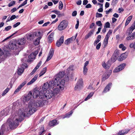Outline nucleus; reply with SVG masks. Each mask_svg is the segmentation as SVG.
Listing matches in <instances>:
<instances>
[{
  "instance_id": "1",
  "label": "nucleus",
  "mask_w": 135,
  "mask_h": 135,
  "mask_svg": "<svg viewBox=\"0 0 135 135\" xmlns=\"http://www.w3.org/2000/svg\"><path fill=\"white\" fill-rule=\"evenodd\" d=\"M19 120L17 118L16 116H15L14 118L12 117H10L7 120V123L4 124L1 126L0 130H2L4 132L7 129H8L7 124L11 129H15L18 125Z\"/></svg>"
},
{
  "instance_id": "2",
  "label": "nucleus",
  "mask_w": 135,
  "mask_h": 135,
  "mask_svg": "<svg viewBox=\"0 0 135 135\" xmlns=\"http://www.w3.org/2000/svg\"><path fill=\"white\" fill-rule=\"evenodd\" d=\"M44 104L43 101L41 100H31L29 103L28 106L30 109L28 112V113L31 115L36 111V109L34 107V106L36 107H41Z\"/></svg>"
},
{
  "instance_id": "3",
  "label": "nucleus",
  "mask_w": 135,
  "mask_h": 135,
  "mask_svg": "<svg viewBox=\"0 0 135 135\" xmlns=\"http://www.w3.org/2000/svg\"><path fill=\"white\" fill-rule=\"evenodd\" d=\"M59 91L58 89L56 88L55 90H54L52 91L50 90H49L47 91L45 93L43 94L42 96H44L43 98L42 99L43 100H45V99H49L51 98L53 96L56 95L57 94Z\"/></svg>"
},
{
  "instance_id": "4",
  "label": "nucleus",
  "mask_w": 135,
  "mask_h": 135,
  "mask_svg": "<svg viewBox=\"0 0 135 135\" xmlns=\"http://www.w3.org/2000/svg\"><path fill=\"white\" fill-rule=\"evenodd\" d=\"M56 80V79L54 78V80H52L48 83V84L50 88L53 86L55 85L57 86H59V88L61 90H63L64 89V86L65 84V80H63L62 81L60 82L57 80Z\"/></svg>"
},
{
  "instance_id": "5",
  "label": "nucleus",
  "mask_w": 135,
  "mask_h": 135,
  "mask_svg": "<svg viewBox=\"0 0 135 135\" xmlns=\"http://www.w3.org/2000/svg\"><path fill=\"white\" fill-rule=\"evenodd\" d=\"M33 93L32 95L33 97L34 98H36L39 96V98L42 99L44 97V96L42 95L44 93V91L42 90H41L39 91L37 90L34 89L33 91Z\"/></svg>"
},
{
  "instance_id": "6",
  "label": "nucleus",
  "mask_w": 135,
  "mask_h": 135,
  "mask_svg": "<svg viewBox=\"0 0 135 135\" xmlns=\"http://www.w3.org/2000/svg\"><path fill=\"white\" fill-rule=\"evenodd\" d=\"M68 22L66 20H62L58 27V30L60 31H62L65 29L68 26Z\"/></svg>"
},
{
  "instance_id": "7",
  "label": "nucleus",
  "mask_w": 135,
  "mask_h": 135,
  "mask_svg": "<svg viewBox=\"0 0 135 135\" xmlns=\"http://www.w3.org/2000/svg\"><path fill=\"white\" fill-rule=\"evenodd\" d=\"M83 81L82 79H80L79 80L76 84L74 89L75 90L80 89L83 86Z\"/></svg>"
},
{
  "instance_id": "8",
  "label": "nucleus",
  "mask_w": 135,
  "mask_h": 135,
  "mask_svg": "<svg viewBox=\"0 0 135 135\" xmlns=\"http://www.w3.org/2000/svg\"><path fill=\"white\" fill-rule=\"evenodd\" d=\"M65 74V72L64 71L60 72L58 74L56 75L55 76L54 78L56 79V80H57L58 81L61 82V79L64 76Z\"/></svg>"
},
{
  "instance_id": "9",
  "label": "nucleus",
  "mask_w": 135,
  "mask_h": 135,
  "mask_svg": "<svg viewBox=\"0 0 135 135\" xmlns=\"http://www.w3.org/2000/svg\"><path fill=\"white\" fill-rule=\"evenodd\" d=\"M27 113L24 112L22 109H20L18 112V116L19 117L20 119H22L25 117Z\"/></svg>"
},
{
  "instance_id": "10",
  "label": "nucleus",
  "mask_w": 135,
  "mask_h": 135,
  "mask_svg": "<svg viewBox=\"0 0 135 135\" xmlns=\"http://www.w3.org/2000/svg\"><path fill=\"white\" fill-rule=\"evenodd\" d=\"M64 42V36H62L59 39L57 40L56 42V45L57 46L59 47Z\"/></svg>"
},
{
  "instance_id": "11",
  "label": "nucleus",
  "mask_w": 135,
  "mask_h": 135,
  "mask_svg": "<svg viewBox=\"0 0 135 135\" xmlns=\"http://www.w3.org/2000/svg\"><path fill=\"white\" fill-rule=\"evenodd\" d=\"M54 53V50L52 49H50L46 61H48L52 57Z\"/></svg>"
},
{
  "instance_id": "12",
  "label": "nucleus",
  "mask_w": 135,
  "mask_h": 135,
  "mask_svg": "<svg viewBox=\"0 0 135 135\" xmlns=\"http://www.w3.org/2000/svg\"><path fill=\"white\" fill-rule=\"evenodd\" d=\"M129 130V129L122 130L119 131V132L117 134L118 135H123L127 133Z\"/></svg>"
},
{
  "instance_id": "13",
  "label": "nucleus",
  "mask_w": 135,
  "mask_h": 135,
  "mask_svg": "<svg viewBox=\"0 0 135 135\" xmlns=\"http://www.w3.org/2000/svg\"><path fill=\"white\" fill-rule=\"evenodd\" d=\"M17 44H16L15 42H11L9 44V47L10 49H16L17 48Z\"/></svg>"
},
{
  "instance_id": "14",
  "label": "nucleus",
  "mask_w": 135,
  "mask_h": 135,
  "mask_svg": "<svg viewBox=\"0 0 135 135\" xmlns=\"http://www.w3.org/2000/svg\"><path fill=\"white\" fill-rule=\"evenodd\" d=\"M58 123L57 120L55 119L50 121L49 123V125L51 127H54L58 124Z\"/></svg>"
},
{
  "instance_id": "15",
  "label": "nucleus",
  "mask_w": 135,
  "mask_h": 135,
  "mask_svg": "<svg viewBox=\"0 0 135 135\" xmlns=\"http://www.w3.org/2000/svg\"><path fill=\"white\" fill-rule=\"evenodd\" d=\"M110 61H108L107 64H105V62L103 63L102 65L103 67L105 69H108L111 66V64L109 63Z\"/></svg>"
},
{
  "instance_id": "16",
  "label": "nucleus",
  "mask_w": 135,
  "mask_h": 135,
  "mask_svg": "<svg viewBox=\"0 0 135 135\" xmlns=\"http://www.w3.org/2000/svg\"><path fill=\"white\" fill-rule=\"evenodd\" d=\"M25 39L24 38H23L18 40L17 44L20 45H22L25 44Z\"/></svg>"
},
{
  "instance_id": "17",
  "label": "nucleus",
  "mask_w": 135,
  "mask_h": 135,
  "mask_svg": "<svg viewBox=\"0 0 135 135\" xmlns=\"http://www.w3.org/2000/svg\"><path fill=\"white\" fill-rule=\"evenodd\" d=\"M38 76V74L36 75L27 84V85H30L34 83L37 79Z\"/></svg>"
},
{
  "instance_id": "18",
  "label": "nucleus",
  "mask_w": 135,
  "mask_h": 135,
  "mask_svg": "<svg viewBox=\"0 0 135 135\" xmlns=\"http://www.w3.org/2000/svg\"><path fill=\"white\" fill-rule=\"evenodd\" d=\"M32 95V92L30 91L28 93V95L24 97V99H26V100L29 101L31 99Z\"/></svg>"
},
{
  "instance_id": "19",
  "label": "nucleus",
  "mask_w": 135,
  "mask_h": 135,
  "mask_svg": "<svg viewBox=\"0 0 135 135\" xmlns=\"http://www.w3.org/2000/svg\"><path fill=\"white\" fill-rule=\"evenodd\" d=\"M94 31V29H92L85 36V39H87L91 36L93 34Z\"/></svg>"
},
{
  "instance_id": "20",
  "label": "nucleus",
  "mask_w": 135,
  "mask_h": 135,
  "mask_svg": "<svg viewBox=\"0 0 135 135\" xmlns=\"http://www.w3.org/2000/svg\"><path fill=\"white\" fill-rule=\"evenodd\" d=\"M134 38H135V32L131 34L126 38V39L128 40H133Z\"/></svg>"
},
{
  "instance_id": "21",
  "label": "nucleus",
  "mask_w": 135,
  "mask_h": 135,
  "mask_svg": "<svg viewBox=\"0 0 135 135\" xmlns=\"http://www.w3.org/2000/svg\"><path fill=\"white\" fill-rule=\"evenodd\" d=\"M112 85V83H109L107 85L106 87L105 88L103 92L104 93H106L110 89V86H111Z\"/></svg>"
},
{
  "instance_id": "22",
  "label": "nucleus",
  "mask_w": 135,
  "mask_h": 135,
  "mask_svg": "<svg viewBox=\"0 0 135 135\" xmlns=\"http://www.w3.org/2000/svg\"><path fill=\"white\" fill-rule=\"evenodd\" d=\"M51 12H54L59 17L64 15V13H60V11L57 10H54L52 11Z\"/></svg>"
},
{
  "instance_id": "23",
  "label": "nucleus",
  "mask_w": 135,
  "mask_h": 135,
  "mask_svg": "<svg viewBox=\"0 0 135 135\" xmlns=\"http://www.w3.org/2000/svg\"><path fill=\"white\" fill-rule=\"evenodd\" d=\"M54 34V33L52 32L48 36V40L49 42L51 43L53 41Z\"/></svg>"
},
{
  "instance_id": "24",
  "label": "nucleus",
  "mask_w": 135,
  "mask_h": 135,
  "mask_svg": "<svg viewBox=\"0 0 135 135\" xmlns=\"http://www.w3.org/2000/svg\"><path fill=\"white\" fill-rule=\"evenodd\" d=\"M73 40V38L72 37L68 38L65 41L64 43L65 45H68Z\"/></svg>"
},
{
  "instance_id": "25",
  "label": "nucleus",
  "mask_w": 135,
  "mask_h": 135,
  "mask_svg": "<svg viewBox=\"0 0 135 135\" xmlns=\"http://www.w3.org/2000/svg\"><path fill=\"white\" fill-rule=\"evenodd\" d=\"M50 88L48 84V82L44 83L42 86L43 90L46 91L47 90L48 88Z\"/></svg>"
},
{
  "instance_id": "26",
  "label": "nucleus",
  "mask_w": 135,
  "mask_h": 135,
  "mask_svg": "<svg viewBox=\"0 0 135 135\" xmlns=\"http://www.w3.org/2000/svg\"><path fill=\"white\" fill-rule=\"evenodd\" d=\"M34 38L33 33L31 34H28L27 35V39L28 40L31 41Z\"/></svg>"
},
{
  "instance_id": "27",
  "label": "nucleus",
  "mask_w": 135,
  "mask_h": 135,
  "mask_svg": "<svg viewBox=\"0 0 135 135\" xmlns=\"http://www.w3.org/2000/svg\"><path fill=\"white\" fill-rule=\"evenodd\" d=\"M132 16H130L128 17L125 24V26H127L129 23L131 21L132 19Z\"/></svg>"
},
{
  "instance_id": "28",
  "label": "nucleus",
  "mask_w": 135,
  "mask_h": 135,
  "mask_svg": "<svg viewBox=\"0 0 135 135\" xmlns=\"http://www.w3.org/2000/svg\"><path fill=\"white\" fill-rule=\"evenodd\" d=\"M24 67H21L19 68L17 71V73L18 75H20L24 71Z\"/></svg>"
},
{
  "instance_id": "29",
  "label": "nucleus",
  "mask_w": 135,
  "mask_h": 135,
  "mask_svg": "<svg viewBox=\"0 0 135 135\" xmlns=\"http://www.w3.org/2000/svg\"><path fill=\"white\" fill-rule=\"evenodd\" d=\"M126 65V63H123L118 66V67L120 70H121L122 69H123L124 67H125Z\"/></svg>"
},
{
  "instance_id": "30",
  "label": "nucleus",
  "mask_w": 135,
  "mask_h": 135,
  "mask_svg": "<svg viewBox=\"0 0 135 135\" xmlns=\"http://www.w3.org/2000/svg\"><path fill=\"white\" fill-rule=\"evenodd\" d=\"M41 36L39 37L34 42V44L35 45H38L40 42V40L41 38Z\"/></svg>"
},
{
  "instance_id": "31",
  "label": "nucleus",
  "mask_w": 135,
  "mask_h": 135,
  "mask_svg": "<svg viewBox=\"0 0 135 135\" xmlns=\"http://www.w3.org/2000/svg\"><path fill=\"white\" fill-rule=\"evenodd\" d=\"M47 68L46 67L44 68L43 70L39 74L40 76H41L44 74L46 72Z\"/></svg>"
},
{
  "instance_id": "32",
  "label": "nucleus",
  "mask_w": 135,
  "mask_h": 135,
  "mask_svg": "<svg viewBox=\"0 0 135 135\" xmlns=\"http://www.w3.org/2000/svg\"><path fill=\"white\" fill-rule=\"evenodd\" d=\"M109 76V75L108 74H105L103 77L102 80L105 81L106 79H107Z\"/></svg>"
},
{
  "instance_id": "33",
  "label": "nucleus",
  "mask_w": 135,
  "mask_h": 135,
  "mask_svg": "<svg viewBox=\"0 0 135 135\" xmlns=\"http://www.w3.org/2000/svg\"><path fill=\"white\" fill-rule=\"evenodd\" d=\"M9 89L8 88H7L3 92L2 94V96L5 95L9 91Z\"/></svg>"
},
{
  "instance_id": "34",
  "label": "nucleus",
  "mask_w": 135,
  "mask_h": 135,
  "mask_svg": "<svg viewBox=\"0 0 135 135\" xmlns=\"http://www.w3.org/2000/svg\"><path fill=\"white\" fill-rule=\"evenodd\" d=\"M93 94V93L91 92L90 93L88 96L87 98H86L85 99V100H87L88 99L90 98V97H92Z\"/></svg>"
},
{
  "instance_id": "35",
  "label": "nucleus",
  "mask_w": 135,
  "mask_h": 135,
  "mask_svg": "<svg viewBox=\"0 0 135 135\" xmlns=\"http://www.w3.org/2000/svg\"><path fill=\"white\" fill-rule=\"evenodd\" d=\"M40 32L38 31V33L36 32H34L33 33V35L34 37L35 38V37H37L40 36Z\"/></svg>"
},
{
  "instance_id": "36",
  "label": "nucleus",
  "mask_w": 135,
  "mask_h": 135,
  "mask_svg": "<svg viewBox=\"0 0 135 135\" xmlns=\"http://www.w3.org/2000/svg\"><path fill=\"white\" fill-rule=\"evenodd\" d=\"M63 7V4L61 1H60L59 2V9H61Z\"/></svg>"
},
{
  "instance_id": "37",
  "label": "nucleus",
  "mask_w": 135,
  "mask_h": 135,
  "mask_svg": "<svg viewBox=\"0 0 135 135\" xmlns=\"http://www.w3.org/2000/svg\"><path fill=\"white\" fill-rule=\"evenodd\" d=\"M110 25L109 23L108 22L106 23L105 25L104 26V27L106 28H109L110 27Z\"/></svg>"
},
{
  "instance_id": "38",
  "label": "nucleus",
  "mask_w": 135,
  "mask_h": 135,
  "mask_svg": "<svg viewBox=\"0 0 135 135\" xmlns=\"http://www.w3.org/2000/svg\"><path fill=\"white\" fill-rule=\"evenodd\" d=\"M36 57V55H35L34 54L31 53L30 55L28 56V57L29 58L31 59H33V58L35 57Z\"/></svg>"
},
{
  "instance_id": "39",
  "label": "nucleus",
  "mask_w": 135,
  "mask_h": 135,
  "mask_svg": "<svg viewBox=\"0 0 135 135\" xmlns=\"http://www.w3.org/2000/svg\"><path fill=\"white\" fill-rule=\"evenodd\" d=\"M118 53L119 52L118 51H115L114 52L113 56H115L117 57L119 56Z\"/></svg>"
},
{
  "instance_id": "40",
  "label": "nucleus",
  "mask_w": 135,
  "mask_h": 135,
  "mask_svg": "<svg viewBox=\"0 0 135 135\" xmlns=\"http://www.w3.org/2000/svg\"><path fill=\"white\" fill-rule=\"evenodd\" d=\"M118 0H113L112 2V4L114 6L117 4L118 2Z\"/></svg>"
},
{
  "instance_id": "41",
  "label": "nucleus",
  "mask_w": 135,
  "mask_h": 135,
  "mask_svg": "<svg viewBox=\"0 0 135 135\" xmlns=\"http://www.w3.org/2000/svg\"><path fill=\"white\" fill-rule=\"evenodd\" d=\"M108 40H106L105 39H104V42H103V44L104 45V47H105L107 44H108Z\"/></svg>"
},
{
  "instance_id": "42",
  "label": "nucleus",
  "mask_w": 135,
  "mask_h": 135,
  "mask_svg": "<svg viewBox=\"0 0 135 135\" xmlns=\"http://www.w3.org/2000/svg\"><path fill=\"white\" fill-rule=\"evenodd\" d=\"M15 3V2L14 1H12L8 4L9 7H11L13 6Z\"/></svg>"
},
{
  "instance_id": "43",
  "label": "nucleus",
  "mask_w": 135,
  "mask_h": 135,
  "mask_svg": "<svg viewBox=\"0 0 135 135\" xmlns=\"http://www.w3.org/2000/svg\"><path fill=\"white\" fill-rule=\"evenodd\" d=\"M96 24L99 27H101L102 26V24L101 22L99 21L96 22Z\"/></svg>"
},
{
  "instance_id": "44",
  "label": "nucleus",
  "mask_w": 135,
  "mask_h": 135,
  "mask_svg": "<svg viewBox=\"0 0 135 135\" xmlns=\"http://www.w3.org/2000/svg\"><path fill=\"white\" fill-rule=\"evenodd\" d=\"M73 112L72 110L68 114H66L65 116V117H69L70 115H71Z\"/></svg>"
},
{
  "instance_id": "45",
  "label": "nucleus",
  "mask_w": 135,
  "mask_h": 135,
  "mask_svg": "<svg viewBox=\"0 0 135 135\" xmlns=\"http://www.w3.org/2000/svg\"><path fill=\"white\" fill-rule=\"evenodd\" d=\"M88 71V69L86 67H84L83 73L84 75H86Z\"/></svg>"
},
{
  "instance_id": "46",
  "label": "nucleus",
  "mask_w": 135,
  "mask_h": 135,
  "mask_svg": "<svg viewBox=\"0 0 135 135\" xmlns=\"http://www.w3.org/2000/svg\"><path fill=\"white\" fill-rule=\"evenodd\" d=\"M117 57H116L113 56H112L111 58L112 62H114L117 60Z\"/></svg>"
},
{
  "instance_id": "47",
  "label": "nucleus",
  "mask_w": 135,
  "mask_h": 135,
  "mask_svg": "<svg viewBox=\"0 0 135 135\" xmlns=\"http://www.w3.org/2000/svg\"><path fill=\"white\" fill-rule=\"evenodd\" d=\"M102 15L101 13H99L98 12L96 14V17H102Z\"/></svg>"
},
{
  "instance_id": "48",
  "label": "nucleus",
  "mask_w": 135,
  "mask_h": 135,
  "mask_svg": "<svg viewBox=\"0 0 135 135\" xmlns=\"http://www.w3.org/2000/svg\"><path fill=\"white\" fill-rule=\"evenodd\" d=\"M17 32V31H16L14 33H13V34H12V35H11L10 36L6 38H5L4 39L3 41V42H4V41H6V40L8 39L9 38H10L12 36H13V35H14V34H16V33Z\"/></svg>"
},
{
  "instance_id": "49",
  "label": "nucleus",
  "mask_w": 135,
  "mask_h": 135,
  "mask_svg": "<svg viewBox=\"0 0 135 135\" xmlns=\"http://www.w3.org/2000/svg\"><path fill=\"white\" fill-rule=\"evenodd\" d=\"M132 32V30H131L129 28L127 29V30L126 33L127 34L130 35Z\"/></svg>"
},
{
  "instance_id": "50",
  "label": "nucleus",
  "mask_w": 135,
  "mask_h": 135,
  "mask_svg": "<svg viewBox=\"0 0 135 135\" xmlns=\"http://www.w3.org/2000/svg\"><path fill=\"white\" fill-rule=\"evenodd\" d=\"M12 27L11 26H7L5 28L4 30L7 31L9 30L10 29H11V28Z\"/></svg>"
},
{
  "instance_id": "51",
  "label": "nucleus",
  "mask_w": 135,
  "mask_h": 135,
  "mask_svg": "<svg viewBox=\"0 0 135 135\" xmlns=\"http://www.w3.org/2000/svg\"><path fill=\"white\" fill-rule=\"evenodd\" d=\"M97 40L95 41L94 42V46L96 45L97 44L99 43V41H100V40L97 39Z\"/></svg>"
},
{
  "instance_id": "52",
  "label": "nucleus",
  "mask_w": 135,
  "mask_h": 135,
  "mask_svg": "<svg viewBox=\"0 0 135 135\" xmlns=\"http://www.w3.org/2000/svg\"><path fill=\"white\" fill-rule=\"evenodd\" d=\"M73 66H70L67 69V71H69L70 70H73Z\"/></svg>"
},
{
  "instance_id": "53",
  "label": "nucleus",
  "mask_w": 135,
  "mask_h": 135,
  "mask_svg": "<svg viewBox=\"0 0 135 135\" xmlns=\"http://www.w3.org/2000/svg\"><path fill=\"white\" fill-rule=\"evenodd\" d=\"M21 88L20 86H18V87L16 89L14 93V94H16V93L18 92Z\"/></svg>"
},
{
  "instance_id": "54",
  "label": "nucleus",
  "mask_w": 135,
  "mask_h": 135,
  "mask_svg": "<svg viewBox=\"0 0 135 135\" xmlns=\"http://www.w3.org/2000/svg\"><path fill=\"white\" fill-rule=\"evenodd\" d=\"M118 69L119 68L118 67H117V68H116L114 70L113 72L114 73H116L120 71V70Z\"/></svg>"
},
{
  "instance_id": "55",
  "label": "nucleus",
  "mask_w": 135,
  "mask_h": 135,
  "mask_svg": "<svg viewBox=\"0 0 135 135\" xmlns=\"http://www.w3.org/2000/svg\"><path fill=\"white\" fill-rule=\"evenodd\" d=\"M20 23H21L20 22H18L16 23V24H15L13 25V27L14 28L16 27L18 25H19L20 24Z\"/></svg>"
},
{
  "instance_id": "56",
  "label": "nucleus",
  "mask_w": 135,
  "mask_h": 135,
  "mask_svg": "<svg viewBox=\"0 0 135 135\" xmlns=\"http://www.w3.org/2000/svg\"><path fill=\"white\" fill-rule=\"evenodd\" d=\"M42 63V61H40L38 63L37 65L36 66L37 68L38 69L40 66L41 65Z\"/></svg>"
},
{
  "instance_id": "57",
  "label": "nucleus",
  "mask_w": 135,
  "mask_h": 135,
  "mask_svg": "<svg viewBox=\"0 0 135 135\" xmlns=\"http://www.w3.org/2000/svg\"><path fill=\"white\" fill-rule=\"evenodd\" d=\"M101 46V43H99L97 45L96 47V48L97 50H99Z\"/></svg>"
},
{
  "instance_id": "58",
  "label": "nucleus",
  "mask_w": 135,
  "mask_h": 135,
  "mask_svg": "<svg viewBox=\"0 0 135 135\" xmlns=\"http://www.w3.org/2000/svg\"><path fill=\"white\" fill-rule=\"evenodd\" d=\"M77 11H74L72 13V16H75L77 15Z\"/></svg>"
},
{
  "instance_id": "59",
  "label": "nucleus",
  "mask_w": 135,
  "mask_h": 135,
  "mask_svg": "<svg viewBox=\"0 0 135 135\" xmlns=\"http://www.w3.org/2000/svg\"><path fill=\"white\" fill-rule=\"evenodd\" d=\"M112 8L108 10V11H106V14H108L110 12H112Z\"/></svg>"
},
{
  "instance_id": "60",
  "label": "nucleus",
  "mask_w": 135,
  "mask_h": 135,
  "mask_svg": "<svg viewBox=\"0 0 135 135\" xmlns=\"http://www.w3.org/2000/svg\"><path fill=\"white\" fill-rule=\"evenodd\" d=\"M16 18V16L15 15H12L11 17L10 18V20H12L14 19H15Z\"/></svg>"
},
{
  "instance_id": "61",
  "label": "nucleus",
  "mask_w": 135,
  "mask_h": 135,
  "mask_svg": "<svg viewBox=\"0 0 135 135\" xmlns=\"http://www.w3.org/2000/svg\"><path fill=\"white\" fill-rule=\"evenodd\" d=\"M26 82L25 81H24L19 86L21 87V88H22L26 83Z\"/></svg>"
},
{
  "instance_id": "62",
  "label": "nucleus",
  "mask_w": 135,
  "mask_h": 135,
  "mask_svg": "<svg viewBox=\"0 0 135 135\" xmlns=\"http://www.w3.org/2000/svg\"><path fill=\"white\" fill-rule=\"evenodd\" d=\"M95 24L94 23H92L90 25L89 28L90 29L92 28L93 27L95 26Z\"/></svg>"
},
{
  "instance_id": "63",
  "label": "nucleus",
  "mask_w": 135,
  "mask_h": 135,
  "mask_svg": "<svg viewBox=\"0 0 135 135\" xmlns=\"http://www.w3.org/2000/svg\"><path fill=\"white\" fill-rule=\"evenodd\" d=\"M79 21L78 20L77 21V23L75 25V28L76 29H77V28H78V26L79 25Z\"/></svg>"
},
{
  "instance_id": "64",
  "label": "nucleus",
  "mask_w": 135,
  "mask_h": 135,
  "mask_svg": "<svg viewBox=\"0 0 135 135\" xmlns=\"http://www.w3.org/2000/svg\"><path fill=\"white\" fill-rule=\"evenodd\" d=\"M88 0H84L83 2V4L84 5H86L88 3Z\"/></svg>"
}]
</instances>
